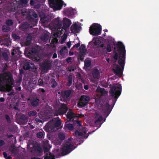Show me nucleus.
<instances>
[{
    "label": "nucleus",
    "mask_w": 159,
    "mask_h": 159,
    "mask_svg": "<svg viewBox=\"0 0 159 159\" xmlns=\"http://www.w3.org/2000/svg\"><path fill=\"white\" fill-rule=\"evenodd\" d=\"M116 49L119 53L118 63L121 67L116 64L113 65V70L117 75H121L123 73L125 63L126 50L124 45L121 42H118L116 43Z\"/></svg>",
    "instance_id": "1"
},
{
    "label": "nucleus",
    "mask_w": 159,
    "mask_h": 159,
    "mask_svg": "<svg viewBox=\"0 0 159 159\" xmlns=\"http://www.w3.org/2000/svg\"><path fill=\"white\" fill-rule=\"evenodd\" d=\"M14 84L12 75L9 71L0 74V90L5 88L11 87Z\"/></svg>",
    "instance_id": "2"
},
{
    "label": "nucleus",
    "mask_w": 159,
    "mask_h": 159,
    "mask_svg": "<svg viewBox=\"0 0 159 159\" xmlns=\"http://www.w3.org/2000/svg\"><path fill=\"white\" fill-rule=\"evenodd\" d=\"M61 125V120L58 117L54 118L47 123L44 127L48 132H53L57 130Z\"/></svg>",
    "instance_id": "3"
},
{
    "label": "nucleus",
    "mask_w": 159,
    "mask_h": 159,
    "mask_svg": "<svg viewBox=\"0 0 159 159\" xmlns=\"http://www.w3.org/2000/svg\"><path fill=\"white\" fill-rule=\"evenodd\" d=\"M121 92V86H114L111 88V90L109 92L111 96L112 97H114V99H112V104L113 106L115 105L117 99L120 95Z\"/></svg>",
    "instance_id": "4"
},
{
    "label": "nucleus",
    "mask_w": 159,
    "mask_h": 159,
    "mask_svg": "<svg viewBox=\"0 0 159 159\" xmlns=\"http://www.w3.org/2000/svg\"><path fill=\"white\" fill-rule=\"evenodd\" d=\"M48 2L51 7L55 11L61 10L64 3L62 0H48Z\"/></svg>",
    "instance_id": "5"
},
{
    "label": "nucleus",
    "mask_w": 159,
    "mask_h": 159,
    "mask_svg": "<svg viewBox=\"0 0 159 159\" xmlns=\"http://www.w3.org/2000/svg\"><path fill=\"white\" fill-rule=\"evenodd\" d=\"M102 27L98 24L93 23L90 27L89 32L93 35H98L101 34Z\"/></svg>",
    "instance_id": "6"
},
{
    "label": "nucleus",
    "mask_w": 159,
    "mask_h": 159,
    "mask_svg": "<svg viewBox=\"0 0 159 159\" xmlns=\"http://www.w3.org/2000/svg\"><path fill=\"white\" fill-rule=\"evenodd\" d=\"M73 147V145L71 143L65 144L61 148V153L63 155L69 154L75 148Z\"/></svg>",
    "instance_id": "7"
},
{
    "label": "nucleus",
    "mask_w": 159,
    "mask_h": 159,
    "mask_svg": "<svg viewBox=\"0 0 159 159\" xmlns=\"http://www.w3.org/2000/svg\"><path fill=\"white\" fill-rule=\"evenodd\" d=\"M87 50L86 48L85 45L82 44L79 48V58L81 61H83L84 59V57L87 54Z\"/></svg>",
    "instance_id": "8"
},
{
    "label": "nucleus",
    "mask_w": 159,
    "mask_h": 159,
    "mask_svg": "<svg viewBox=\"0 0 159 159\" xmlns=\"http://www.w3.org/2000/svg\"><path fill=\"white\" fill-rule=\"evenodd\" d=\"M45 79L47 80L46 82V86L52 88H54L57 86V82L54 79H50L48 76H46L45 77Z\"/></svg>",
    "instance_id": "9"
},
{
    "label": "nucleus",
    "mask_w": 159,
    "mask_h": 159,
    "mask_svg": "<svg viewBox=\"0 0 159 159\" xmlns=\"http://www.w3.org/2000/svg\"><path fill=\"white\" fill-rule=\"evenodd\" d=\"M103 119V117L99 112H95L94 123L96 127H99L101 126L102 123L101 122Z\"/></svg>",
    "instance_id": "10"
},
{
    "label": "nucleus",
    "mask_w": 159,
    "mask_h": 159,
    "mask_svg": "<svg viewBox=\"0 0 159 159\" xmlns=\"http://www.w3.org/2000/svg\"><path fill=\"white\" fill-rule=\"evenodd\" d=\"M23 68L25 70H30L33 71V70L36 69V67L32 62L29 61L24 63L23 66Z\"/></svg>",
    "instance_id": "11"
},
{
    "label": "nucleus",
    "mask_w": 159,
    "mask_h": 159,
    "mask_svg": "<svg viewBox=\"0 0 159 159\" xmlns=\"http://www.w3.org/2000/svg\"><path fill=\"white\" fill-rule=\"evenodd\" d=\"M31 152L39 156L42 155L43 153L42 148L40 146L38 145H34L33 148L31 149Z\"/></svg>",
    "instance_id": "12"
},
{
    "label": "nucleus",
    "mask_w": 159,
    "mask_h": 159,
    "mask_svg": "<svg viewBox=\"0 0 159 159\" xmlns=\"http://www.w3.org/2000/svg\"><path fill=\"white\" fill-rule=\"evenodd\" d=\"M68 110V108L66 104H62L60 108H59L54 114V116H57L59 115H62L66 113Z\"/></svg>",
    "instance_id": "13"
},
{
    "label": "nucleus",
    "mask_w": 159,
    "mask_h": 159,
    "mask_svg": "<svg viewBox=\"0 0 159 159\" xmlns=\"http://www.w3.org/2000/svg\"><path fill=\"white\" fill-rule=\"evenodd\" d=\"M52 24L54 28H57L58 29H61L62 25V22L61 20H60V18L58 17L53 20Z\"/></svg>",
    "instance_id": "14"
},
{
    "label": "nucleus",
    "mask_w": 159,
    "mask_h": 159,
    "mask_svg": "<svg viewBox=\"0 0 159 159\" xmlns=\"http://www.w3.org/2000/svg\"><path fill=\"white\" fill-rule=\"evenodd\" d=\"M102 108L104 116L107 117L111 111V109H110V104L108 103H107L102 106Z\"/></svg>",
    "instance_id": "15"
},
{
    "label": "nucleus",
    "mask_w": 159,
    "mask_h": 159,
    "mask_svg": "<svg viewBox=\"0 0 159 159\" xmlns=\"http://www.w3.org/2000/svg\"><path fill=\"white\" fill-rule=\"evenodd\" d=\"M67 120L68 121H72L76 117V115L72 111V110L70 109L66 114Z\"/></svg>",
    "instance_id": "16"
},
{
    "label": "nucleus",
    "mask_w": 159,
    "mask_h": 159,
    "mask_svg": "<svg viewBox=\"0 0 159 159\" xmlns=\"http://www.w3.org/2000/svg\"><path fill=\"white\" fill-rule=\"evenodd\" d=\"M30 101L31 107H36L39 105V100L37 98H33L30 99Z\"/></svg>",
    "instance_id": "17"
},
{
    "label": "nucleus",
    "mask_w": 159,
    "mask_h": 159,
    "mask_svg": "<svg viewBox=\"0 0 159 159\" xmlns=\"http://www.w3.org/2000/svg\"><path fill=\"white\" fill-rule=\"evenodd\" d=\"M51 65L49 61H45L44 63L41 65L42 68L43 70H48L51 68Z\"/></svg>",
    "instance_id": "18"
},
{
    "label": "nucleus",
    "mask_w": 159,
    "mask_h": 159,
    "mask_svg": "<svg viewBox=\"0 0 159 159\" xmlns=\"http://www.w3.org/2000/svg\"><path fill=\"white\" fill-rule=\"evenodd\" d=\"M64 13L68 16H73L75 15V11L71 8H68L64 11Z\"/></svg>",
    "instance_id": "19"
},
{
    "label": "nucleus",
    "mask_w": 159,
    "mask_h": 159,
    "mask_svg": "<svg viewBox=\"0 0 159 159\" xmlns=\"http://www.w3.org/2000/svg\"><path fill=\"white\" fill-rule=\"evenodd\" d=\"M71 24L70 20L66 18H64L63 20V27L67 28L69 27Z\"/></svg>",
    "instance_id": "20"
},
{
    "label": "nucleus",
    "mask_w": 159,
    "mask_h": 159,
    "mask_svg": "<svg viewBox=\"0 0 159 159\" xmlns=\"http://www.w3.org/2000/svg\"><path fill=\"white\" fill-rule=\"evenodd\" d=\"M72 92V90H67L65 91L62 94V98L64 99H68Z\"/></svg>",
    "instance_id": "21"
},
{
    "label": "nucleus",
    "mask_w": 159,
    "mask_h": 159,
    "mask_svg": "<svg viewBox=\"0 0 159 159\" xmlns=\"http://www.w3.org/2000/svg\"><path fill=\"white\" fill-rule=\"evenodd\" d=\"M30 24L27 22L24 23L19 26L20 29L23 31H25L30 27Z\"/></svg>",
    "instance_id": "22"
},
{
    "label": "nucleus",
    "mask_w": 159,
    "mask_h": 159,
    "mask_svg": "<svg viewBox=\"0 0 159 159\" xmlns=\"http://www.w3.org/2000/svg\"><path fill=\"white\" fill-rule=\"evenodd\" d=\"M92 75L94 79H98L100 77V73L97 69H94L93 71Z\"/></svg>",
    "instance_id": "23"
},
{
    "label": "nucleus",
    "mask_w": 159,
    "mask_h": 159,
    "mask_svg": "<svg viewBox=\"0 0 159 159\" xmlns=\"http://www.w3.org/2000/svg\"><path fill=\"white\" fill-rule=\"evenodd\" d=\"M20 121L22 125H25L28 121V118L25 116L22 115L20 117Z\"/></svg>",
    "instance_id": "24"
},
{
    "label": "nucleus",
    "mask_w": 159,
    "mask_h": 159,
    "mask_svg": "<svg viewBox=\"0 0 159 159\" xmlns=\"http://www.w3.org/2000/svg\"><path fill=\"white\" fill-rule=\"evenodd\" d=\"M53 37H51L49 41L51 40V43L53 44H56L57 43L58 40L57 38L58 37L56 36V35L54 34H53Z\"/></svg>",
    "instance_id": "25"
},
{
    "label": "nucleus",
    "mask_w": 159,
    "mask_h": 159,
    "mask_svg": "<svg viewBox=\"0 0 159 159\" xmlns=\"http://www.w3.org/2000/svg\"><path fill=\"white\" fill-rule=\"evenodd\" d=\"M44 159H55V156L50 153H46L44 157Z\"/></svg>",
    "instance_id": "26"
},
{
    "label": "nucleus",
    "mask_w": 159,
    "mask_h": 159,
    "mask_svg": "<svg viewBox=\"0 0 159 159\" xmlns=\"http://www.w3.org/2000/svg\"><path fill=\"white\" fill-rule=\"evenodd\" d=\"M74 127V126L73 124L69 123L67 122H65L64 128H67L68 129L72 130L73 129Z\"/></svg>",
    "instance_id": "27"
},
{
    "label": "nucleus",
    "mask_w": 159,
    "mask_h": 159,
    "mask_svg": "<svg viewBox=\"0 0 159 159\" xmlns=\"http://www.w3.org/2000/svg\"><path fill=\"white\" fill-rule=\"evenodd\" d=\"M87 103H88L87 102L80 98L78 103V105L79 107H85Z\"/></svg>",
    "instance_id": "28"
},
{
    "label": "nucleus",
    "mask_w": 159,
    "mask_h": 159,
    "mask_svg": "<svg viewBox=\"0 0 159 159\" xmlns=\"http://www.w3.org/2000/svg\"><path fill=\"white\" fill-rule=\"evenodd\" d=\"M47 80L45 79V77L44 78V79H39L38 80V84L40 86H46V82Z\"/></svg>",
    "instance_id": "29"
},
{
    "label": "nucleus",
    "mask_w": 159,
    "mask_h": 159,
    "mask_svg": "<svg viewBox=\"0 0 159 159\" xmlns=\"http://www.w3.org/2000/svg\"><path fill=\"white\" fill-rule=\"evenodd\" d=\"M66 50V46H64L59 51V53H58V55L60 54L62 57L64 56Z\"/></svg>",
    "instance_id": "30"
},
{
    "label": "nucleus",
    "mask_w": 159,
    "mask_h": 159,
    "mask_svg": "<svg viewBox=\"0 0 159 159\" xmlns=\"http://www.w3.org/2000/svg\"><path fill=\"white\" fill-rule=\"evenodd\" d=\"M48 38L49 36L46 34L42 35L41 37V39L44 42H46L48 40Z\"/></svg>",
    "instance_id": "31"
},
{
    "label": "nucleus",
    "mask_w": 159,
    "mask_h": 159,
    "mask_svg": "<svg viewBox=\"0 0 159 159\" xmlns=\"http://www.w3.org/2000/svg\"><path fill=\"white\" fill-rule=\"evenodd\" d=\"M60 29H57V30L54 33V34L55 36L56 35V36L59 37L62 34V29H61V30Z\"/></svg>",
    "instance_id": "32"
},
{
    "label": "nucleus",
    "mask_w": 159,
    "mask_h": 159,
    "mask_svg": "<svg viewBox=\"0 0 159 159\" xmlns=\"http://www.w3.org/2000/svg\"><path fill=\"white\" fill-rule=\"evenodd\" d=\"M86 133V132L85 131H84L83 132H81L77 130H76L75 132V134L79 136H82L84 134H85Z\"/></svg>",
    "instance_id": "33"
},
{
    "label": "nucleus",
    "mask_w": 159,
    "mask_h": 159,
    "mask_svg": "<svg viewBox=\"0 0 159 159\" xmlns=\"http://www.w3.org/2000/svg\"><path fill=\"white\" fill-rule=\"evenodd\" d=\"M44 134V132L42 129H41L40 131L37 134L36 136L37 138L40 139L42 138Z\"/></svg>",
    "instance_id": "34"
},
{
    "label": "nucleus",
    "mask_w": 159,
    "mask_h": 159,
    "mask_svg": "<svg viewBox=\"0 0 159 159\" xmlns=\"http://www.w3.org/2000/svg\"><path fill=\"white\" fill-rule=\"evenodd\" d=\"M80 98L87 102L88 103L90 99V97L87 95H82L81 96Z\"/></svg>",
    "instance_id": "35"
},
{
    "label": "nucleus",
    "mask_w": 159,
    "mask_h": 159,
    "mask_svg": "<svg viewBox=\"0 0 159 159\" xmlns=\"http://www.w3.org/2000/svg\"><path fill=\"white\" fill-rule=\"evenodd\" d=\"M68 82L67 83L66 85L68 86H70L72 84V77L70 75L67 78Z\"/></svg>",
    "instance_id": "36"
},
{
    "label": "nucleus",
    "mask_w": 159,
    "mask_h": 159,
    "mask_svg": "<svg viewBox=\"0 0 159 159\" xmlns=\"http://www.w3.org/2000/svg\"><path fill=\"white\" fill-rule=\"evenodd\" d=\"M2 29L3 31L8 32L10 31V28L8 25H4L2 26Z\"/></svg>",
    "instance_id": "37"
},
{
    "label": "nucleus",
    "mask_w": 159,
    "mask_h": 159,
    "mask_svg": "<svg viewBox=\"0 0 159 159\" xmlns=\"http://www.w3.org/2000/svg\"><path fill=\"white\" fill-rule=\"evenodd\" d=\"M78 26L76 24L72 25L70 27V30L72 31H75L77 30Z\"/></svg>",
    "instance_id": "38"
},
{
    "label": "nucleus",
    "mask_w": 159,
    "mask_h": 159,
    "mask_svg": "<svg viewBox=\"0 0 159 159\" xmlns=\"http://www.w3.org/2000/svg\"><path fill=\"white\" fill-rule=\"evenodd\" d=\"M113 53L115 54L113 56V58L115 60V62H116L118 60V55L116 51V48H114V50L113 51Z\"/></svg>",
    "instance_id": "39"
},
{
    "label": "nucleus",
    "mask_w": 159,
    "mask_h": 159,
    "mask_svg": "<svg viewBox=\"0 0 159 159\" xmlns=\"http://www.w3.org/2000/svg\"><path fill=\"white\" fill-rule=\"evenodd\" d=\"M6 25L9 26H11L13 25V22L12 20L8 19L6 20Z\"/></svg>",
    "instance_id": "40"
},
{
    "label": "nucleus",
    "mask_w": 159,
    "mask_h": 159,
    "mask_svg": "<svg viewBox=\"0 0 159 159\" xmlns=\"http://www.w3.org/2000/svg\"><path fill=\"white\" fill-rule=\"evenodd\" d=\"M97 90L98 92L101 93L102 95H103V94H105L106 93L105 90L104 88H98Z\"/></svg>",
    "instance_id": "41"
},
{
    "label": "nucleus",
    "mask_w": 159,
    "mask_h": 159,
    "mask_svg": "<svg viewBox=\"0 0 159 159\" xmlns=\"http://www.w3.org/2000/svg\"><path fill=\"white\" fill-rule=\"evenodd\" d=\"M5 118L7 123L8 124H10L11 123V118L8 115L5 114Z\"/></svg>",
    "instance_id": "42"
},
{
    "label": "nucleus",
    "mask_w": 159,
    "mask_h": 159,
    "mask_svg": "<svg viewBox=\"0 0 159 159\" xmlns=\"http://www.w3.org/2000/svg\"><path fill=\"white\" fill-rule=\"evenodd\" d=\"M59 139L61 140H63L65 139V135L62 133H60L58 135Z\"/></svg>",
    "instance_id": "43"
},
{
    "label": "nucleus",
    "mask_w": 159,
    "mask_h": 159,
    "mask_svg": "<svg viewBox=\"0 0 159 159\" xmlns=\"http://www.w3.org/2000/svg\"><path fill=\"white\" fill-rule=\"evenodd\" d=\"M27 17L28 21L30 22H32L34 20V19L33 18V16L30 15H28Z\"/></svg>",
    "instance_id": "44"
},
{
    "label": "nucleus",
    "mask_w": 159,
    "mask_h": 159,
    "mask_svg": "<svg viewBox=\"0 0 159 159\" xmlns=\"http://www.w3.org/2000/svg\"><path fill=\"white\" fill-rule=\"evenodd\" d=\"M37 112L35 111H31L28 112V114L29 116H34L36 115Z\"/></svg>",
    "instance_id": "45"
},
{
    "label": "nucleus",
    "mask_w": 159,
    "mask_h": 159,
    "mask_svg": "<svg viewBox=\"0 0 159 159\" xmlns=\"http://www.w3.org/2000/svg\"><path fill=\"white\" fill-rule=\"evenodd\" d=\"M12 37L15 40L20 39V37L19 36L16 34H12Z\"/></svg>",
    "instance_id": "46"
},
{
    "label": "nucleus",
    "mask_w": 159,
    "mask_h": 159,
    "mask_svg": "<svg viewBox=\"0 0 159 159\" xmlns=\"http://www.w3.org/2000/svg\"><path fill=\"white\" fill-rule=\"evenodd\" d=\"M2 57L5 60H7L8 59V56L6 52H4L2 53Z\"/></svg>",
    "instance_id": "47"
},
{
    "label": "nucleus",
    "mask_w": 159,
    "mask_h": 159,
    "mask_svg": "<svg viewBox=\"0 0 159 159\" xmlns=\"http://www.w3.org/2000/svg\"><path fill=\"white\" fill-rule=\"evenodd\" d=\"M10 151L12 154H16V152L17 151V149L15 146L11 147V149H10Z\"/></svg>",
    "instance_id": "48"
},
{
    "label": "nucleus",
    "mask_w": 159,
    "mask_h": 159,
    "mask_svg": "<svg viewBox=\"0 0 159 159\" xmlns=\"http://www.w3.org/2000/svg\"><path fill=\"white\" fill-rule=\"evenodd\" d=\"M92 43H93L94 45L96 46L99 45V40L97 39H93V40Z\"/></svg>",
    "instance_id": "49"
},
{
    "label": "nucleus",
    "mask_w": 159,
    "mask_h": 159,
    "mask_svg": "<svg viewBox=\"0 0 159 159\" xmlns=\"http://www.w3.org/2000/svg\"><path fill=\"white\" fill-rule=\"evenodd\" d=\"M31 52L33 54H36L38 53V50L36 48H33L31 49Z\"/></svg>",
    "instance_id": "50"
},
{
    "label": "nucleus",
    "mask_w": 159,
    "mask_h": 159,
    "mask_svg": "<svg viewBox=\"0 0 159 159\" xmlns=\"http://www.w3.org/2000/svg\"><path fill=\"white\" fill-rule=\"evenodd\" d=\"M32 40V36L31 35H28L26 39V42L28 44H30Z\"/></svg>",
    "instance_id": "51"
},
{
    "label": "nucleus",
    "mask_w": 159,
    "mask_h": 159,
    "mask_svg": "<svg viewBox=\"0 0 159 159\" xmlns=\"http://www.w3.org/2000/svg\"><path fill=\"white\" fill-rule=\"evenodd\" d=\"M91 64V61L89 60H87L85 62L84 65L86 67H89L90 66Z\"/></svg>",
    "instance_id": "52"
},
{
    "label": "nucleus",
    "mask_w": 159,
    "mask_h": 159,
    "mask_svg": "<svg viewBox=\"0 0 159 159\" xmlns=\"http://www.w3.org/2000/svg\"><path fill=\"white\" fill-rule=\"evenodd\" d=\"M106 50L108 52H110L111 51V47L110 44H107Z\"/></svg>",
    "instance_id": "53"
},
{
    "label": "nucleus",
    "mask_w": 159,
    "mask_h": 159,
    "mask_svg": "<svg viewBox=\"0 0 159 159\" xmlns=\"http://www.w3.org/2000/svg\"><path fill=\"white\" fill-rule=\"evenodd\" d=\"M76 124L77 125V126H79V127H80V128H81L82 129H84V127H83L82 125H81V123L80 121H76Z\"/></svg>",
    "instance_id": "54"
},
{
    "label": "nucleus",
    "mask_w": 159,
    "mask_h": 159,
    "mask_svg": "<svg viewBox=\"0 0 159 159\" xmlns=\"http://www.w3.org/2000/svg\"><path fill=\"white\" fill-rule=\"evenodd\" d=\"M66 38H67L66 36L62 38L61 40V42H60L61 43V44H63L65 42V41Z\"/></svg>",
    "instance_id": "55"
},
{
    "label": "nucleus",
    "mask_w": 159,
    "mask_h": 159,
    "mask_svg": "<svg viewBox=\"0 0 159 159\" xmlns=\"http://www.w3.org/2000/svg\"><path fill=\"white\" fill-rule=\"evenodd\" d=\"M71 60H72V57H69L66 59V61L67 63H69L70 62H71Z\"/></svg>",
    "instance_id": "56"
},
{
    "label": "nucleus",
    "mask_w": 159,
    "mask_h": 159,
    "mask_svg": "<svg viewBox=\"0 0 159 159\" xmlns=\"http://www.w3.org/2000/svg\"><path fill=\"white\" fill-rule=\"evenodd\" d=\"M38 91L39 93H43L45 92V90L43 89L40 88L38 90Z\"/></svg>",
    "instance_id": "57"
},
{
    "label": "nucleus",
    "mask_w": 159,
    "mask_h": 159,
    "mask_svg": "<svg viewBox=\"0 0 159 159\" xmlns=\"http://www.w3.org/2000/svg\"><path fill=\"white\" fill-rule=\"evenodd\" d=\"M80 43H77V44H75V45H74L73 46V47L72 48H77L80 46Z\"/></svg>",
    "instance_id": "58"
},
{
    "label": "nucleus",
    "mask_w": 159,
    "mask_h": 159,
    "mask_svg": "<svg viewBox=\"0 0 159 159\" xmlns=\"http://www.w3.org/2000/svg\"><path fill=\"white\" fill-rule=\"evenodd\" d=\"M17 52L16 50L13 49L12 51L11 52V54L12 55H15L17 53Z\"/></svg>",
    "instance_id": "59"
},
{
    "label": "nucleus",
    "mask_w": 159,
    "mask_h": 159,
    "mask_svg": "<svg viewBox=\"0 0 159 159\" xmlns=\"http://www.w3.org/2000/svg\"><path fill=\"white\" fill-rule=\"evenodd\" d=\"M5 144V142L3 140H0V146H2Z\"/></svg>",
    "instance_id": "60"
},
{
    "label": "nucleus",
    "mask_w": 159,
    "mask_h": 159,
    "mask_svg": "<svg viewBox=\"0 0 159 159\" xmlns=\"http://www.w3.org/2000/svg\"><path fill=\"white\" fill-rule=\"evenodd\" d=\"M79 77H80L79 80H80L82 83H84L85 81L84 79L82 78L81 75H79Z\"/></svg>",
    "instance_id": "61"
},
{
    "label": "nucleus",
    "mask_w": 159,
    "mask_h": 159,
    "mask_svg": "<svg viewBox=\"0 0 159 159\" xmlns=\"http://www.w3.org/2000/svg\"><path fill=\"white\" fill-rule=\"evenodd\" d=\"M66 44L69 48H70V47L71 46V43L70 41L67 42Z\"/></svg>",
    "instance_id": "62"
},
{
    "label": "nucleus",
    "mask_w": 159,
    "mask_h": 159,
    "mask_svg": "<svg viewBox=\"0 0 159 159\" xmlns=\"http://www.w3.org/2000/svg\"><path fill=\"white\" fill-rule=\"evenodd\" d=\"M57 57V55L56 53V52L54 53L52 56V58L54 59L55 58H56Z\"/></svg>",
    "instance_id": "63"
},
{
    "label": "nucleus",
    "mask_w": 159,
    "mask_h": 159,
    "mask_svg": "<svg viewBox=\"0 0 159 159\" xmlns=\"http://www.w3.org/2000/svg\"><path fill=\"white\" fill-rule=\"evenodd\" d=\"M3 154L5 158L8 157L7 153L5 152H3Z\"/></svg>",
    "instance_id": "64"
}]
</instances>
